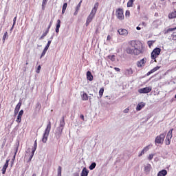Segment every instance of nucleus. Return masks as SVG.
I'll list each match as a JSON object with an SVG mask.
<instances>
[{"label":"nucleus","mask_w":176,"mask_h":176,"mask_svg":"<svg viewBox=\"0 0 176 176\" xmlns=\"http://www.w3.org/2000/svg\"><path fill=\"white\" fill-rule=\"evenodd\" d=\"M166 175H167V170L165 169L160 170L157 173V176H166Z\"/></svg>","instance_id":"18"},{"label":"nucleus","mask_w":176,"mask_h":176,"mask_svg":"<svg viewBox=\"0 0 176 176\" xmlns=\"http://www.w3.org/2000/svg\"><path fill=\"white\" fill-rule=\"evenodd\" d=\"M61 170H62L61 166H58V175L57 176H61Z\"/></svg>","instance_id":"42"},{"label":"nucleus","mask_w":176,"mask_h":176,"mask_svg":"<svg viewBox=\"0 0 176 176\" xmlns=\"http://www.w3.org/2000/svg\"><path fill=\"white\" fill-rule=\"evenodd\" d=\"M55 31L56 34H58V32H60V28H56Z\"/></svg>","instance_id":"55"},{"label":"nucleus","mask_w":176,"mask_h":176,"mask_svg":"<svg viewBox=\"0 0 176 176\" xmlns=\"http://www.w3.org/2000/svg\"><path fill=\"white\" fill-rule=\"evenodd\" d=\"M151 74H153V72H152V70H151L150 72H148L147 73V76H149V75H151Z\"/></svg>","instance_id":"58"},{"label":"nucleus","mask_w":176,"mask_h":176,"mask_svg":"<svg viewBox=\"0 0 176 176\" xmlns=\"http://www.w3.org/2000/svg\"><path fill=\"white\" fill-rule=\"evenodd\" d=\"M152 91V87H147L144 88H141L138 90V92L140 94H146L148 93H151Z\"/></svg>","instance_id":"7"},{"label":"nucleus","mask_w":176,"mask_h":176,"mask_svg":"<svg viewBox=\"0 0 176 176\" xmlns=\"http://www.w3.org/2000/svg\"><path fill=\"white\" fill-rule=\"evenodd\" d=\"M160 69V66H156L153 69H151V72H156V71Z\"/></svg>","instance_id":"34"},{"label":"nucleus","mask_w":176,"mask_h":176,"mask_svg":"<svg viewBox=\"0 0 176 176\" xmlns=\"http://www.w3.org/2000/svg\"><path fill=\"white\" fill-rule=\"evenodd\" d=\"M52 27V22H50V25H48V28L47 30H48V32L49 30H50V28Z\"/></svg>","instance_id":"57"},{"label":"nucleus","mask_w":176,"mask_h":176,"mask_svg":"<svg viewBox=\"0 0 176 176\" xmlns=\"http://www.w3.org/2000/svg\"><path fill=\"white\" fill-rule=\"evenodd\" d=\"M47 1L48 0H43V2H42V9H43V10H45V8L46 7V5L47 4Z\"/></svg>","instance_id":"30"},{"label":"nucleus","mask_w":176,"mask_h":176,"mask_svg":"<svg viewBox=\"0 0 176 176\" xmlns=\"http://www.w3.org/2000/svg\"><path fill=\"white\" fill-rule=\"evenodd\" d=\"M145 63H146V58H144L142 60L137 62V67H138V68H142V67L145 65Z\"/></svg>","instance_id":"10"},{"label":"nucleus","mask_w":176,"mask_h":176,"mask_svg":"<svg viewBox=\"0 0 176 176\" xmlns=\"http://www.w3.org/2000/svg\"><path fill=\"white\" fill-rule=\"evenodd\" d=\"M73 176H79V173H74L73 174Z\"/></svg>","instance_id":"60"},{"label":"nucleus","mask_w":176,"mask_h":176,"mask_svg":"<svg viewBox=\"0 0 176 176\" xmlns=\"http://www.w3.org/2000/svg\"><path fill=\"white\" fill-rule=\"evenodd\" d=\"M14 151H15V153H14V157H13L12 160H14L16 159V155H17V151H19V148H18V147H16V148H14Z\"/></svg>","instance_id":"37"},{"label":"nucleus","mask_w":176,"mask_h":176,"mask_svg":"<svg viewBox=\"0 0 176 176\" xmlns=\"http://www.w3.org/2000/svg\"><path fill=\"white\" fill-rule=\"evenodd\" d=\"M98 5H99L98 2L94 4V6L92 8L91 12H92V13L96 14L97 13V10L98 9Z\"/></svg>","instance_id":"15"},{"label":"nucleus","mask_w":176,"mask_h":176,"mask_svg":"<svg viewBox=\"0 0 176 176\" xmlns=\"http://www.w3.org/2000/svg\"><path fill=\"white\" fill-rule=\"evenodd\" d=\"M47 34H49V30H47L43 34L42 36L40 37V41L42 39H44L45 36H46V35H47Z\"/></svg>","instance_id":"29"},{"label":"nucleus","mask_w":176,"mask_h":176,"mask_svg":"<svg viewBox=\"0 0 176 176\" xmlns=\"http://www.w3.org/2000/svg\"><path fill=\"white\" fill-rule=\"evenodd\" d=\"M67 6H68V4L67 3H64L62 8V14L65 13V10H67Z\"/></svg>","instance_id":"23"},{"label":"nucleus","mask_w":176,"mask_h":176,"mask_svg":"<svg viewBox=\"0 0 176 176\" xmlns=\"http://www.w3.org/2000/svg\"><path fill=\"white\" fill-rule=\"evenodd\" d=\"M102 94H104V88H101L99 91L100 97H102Z\"/></svg>","instance_id":"38"},{"label":"nucleus","mask_w":176,"mask_h":176,"mask_svg":"<svg viewBox=\"0 0 176 176\" xmlns=\"http://www.w3.org/2000/svg\"><path fill=\"white\" fill-rule=\"evenodd\" d=\"M30 149H31V148H28L25 151L26 153H30V152H31Z\"/></svg>","instance_id":"59"},{"label":"nucleus","mask_w":176,"mask_h":176,"mask_svg":"<svg viewBox=\"0 0 176 176\" xmlns=\"http://www.w3.org/2000/svg\"><path fill=\"white\" fill-rule=\"evenodd\" d=\"M21 107V101L19 102V103L16 104L14 111H17L19 112V111H20V108Z\"/></svg>","instance_id":"27"},{"label":"nucleus","mask_w":176,"mask_h":176,"mask_svg":"<svg viewBox=\"0 0 176 176\" xmlns=\"http://www.w3.org/2000/svg\"><path fill=\"white\" fill-rule=\"evenodd\" d=\"M17 113H19V111L14 110V116H16L17 115Z\"/></svg>","instance_id":"56"},{"label":"nucleus","mask_w":176,"mask_h":176,"mask_svg":"<svg viewBox=\"0 0 176 176\" xmlns=\"http://www.w3.org/2000/svg\"><path fill=\"white\" fill-rule=\"evenodd\" d=\"M38 146V143L36 142V140L34 142V148H32V151L35 152L36 151V148Z\"/></svg>","instance_id":"33"},{"label":"nucleus","mask_w":176,"mask_h":176,"mask_svg":"<svg viewBox=\"0 0 176 176\" xmlns=\"http://www.w3.org/2000/svg\"><path fill=\"white\" fill-rule=\"evenodd\" d=\"M35 154V151H32V153H31V155L29 157V160H28V162H31V160H32V157H34V155Z\"/></svg>","instance_id":"32"},{"label":"nucleus","mask_w":176,"mask_h":176,"mask_svg":"<svg viewBox=\"0 0 176 176\" xmlns=\"http://www.w3.org/2000/svg\"><path fill=\"white\" fill-rule=\"evenodd\" d=\"M136 30H138V31H140V30H141V28H140V26H138V27L136 28Z\"/></svg>","instance_id":"63"},{"label":"nucleus","mask_w":176,"mask_h":176,"mask_svg":"<svg viewBox=\"0 0 176 176\" xmlns=\"http://www.w3.org/2000/svg\"><path fill=\"white\" fill-rule=\"evenodd\" d=\"M108 57L111 61H115V55H109Z\"/></svg>","instance_id":"40"},{"label":"nucleus","mask_w":176,"mask_h":176,"mask_svg":"<svg viewBox=\"0 0 176 176\" xmlns=\"http://www.w3.org/2000/svg\"><path fill=\"white\" fill-rule=\"evenodd\" d=\"M153 156H155L153 154H150L148 157V160H152V159H153Z\"/></svg>","instance_id":"50"},{"label":"nucleus","mask_w":176,"mask_h":176,"mask_svg":"<svg viewBox=\"0 0 176 176\" xmlns=\"http://www.w3.org/2000/svg\"><path fill=\"white\" fill-rule=\"evenodd\" d=\"M79 12V10H76L75 12H74V16H76V14H78V12Z\"/></svg>","instance_id":"61"},{"label":"nucleus","mask_w":176,"mask_h":176,"mask_svg":"<svg viewBox=\"0 0 176 176\" xmlns=\"http://www.w3.org/2000/svg\"><path fill=\"white\" fill-rule=\"evenodd\" d=\"M98 5H99L98 2L94 4V6L92 8L91 12H92V13L96 14L97 13V10L98 9Z\"/></svg>","instance_id":"16"},{"label":"nucleus","mask_w":176,"mask_h":176,"mask_svg":"<svg viewBox=\"0 0 176 176\" xmlns=\"http://www.w3.org/2000/svg\"><path fill=\"white\" fill-rule=\"evenodd\" d=\"M60 24H61V21L60 19H58L56 28H60Z\"/></svg>","instance_id":"36"},{"label":"nucleus","mask_w":176,"mask_h":176,"mask_svg":"<svg viewBox=\"0 0 176 176\" xmlns=\"http://www.w3.org/2000/svg\"><path fill=\"white\" fill-rule=\"evenodd\" d=\"M89 175V170L86 167L83 168L80 176H87Z\"/></svg>","instance_id":"17"},{"label":"nucleus","mask_w":176,"mask_h":176,"mask_svg":"<svg viewBox=\"0 0 176 176\" xmlns=\"http://www.w3.org/2000/svg\"><path fill=\"white\" fill-rule=\"evenodd\" d=\"M176 17V11L171 12L170 14H168V18L169 19H175Z\"/></svg>","instance_id":"25"},{"label":"nucleus","mask_w":176,"mask_h":176,"mask_svg":"<svg viewBox=\"0 0 176 176\" xmlns=\"http://www.w3.org/2000/svg\"><path fill=\"white\" fill-rule=\"evenodd\" d=\"M146 104L144 102H140L136 107V111H141L145 107Z\"/></svg>","instance_id":"13"},{"label":"nucleus","mask_w":176,"mask_h":176,"mask_svg":"<svg viewBox=\"0 0 176 176\" xmlns=\"http://www.w3.org/2000/svg\"><path fill=\"white\" fill-rule=\"evenodd\" d=\"M172 39H173V41H176V32H173V33L172 34Z\"/></svg>","instance_id":"46"},{"label":"nucleus","mask_w":176,"mask_h":176,"mask_svg":"<svg viewBox=\"0 0 176 176\" xmlns=\"http://www.w3.org/2000/svg\"><path fill=\"white\" fill-rule=\"evenodd\" d=\"M17 20V16H15L14 19H13V25H16V21Z\"/></svg>","instance_id":"51"},{"label":"nucleus","mask_w":176,"mask_h":176,"mask_svg":"<svg viewBox=\"0 0 176 176\" xmlns=\"http://www.w3.org/2000/svg\"><path fill=\"white\" fill-rule=\"evenodd\" d=\"M129 108L125 109L124 110V113H129Z\"/></svg>","instance_id":"52"},{"label":"nucleus","mask_w":176,"mask_h":176,"mask_svg":"<svg viewBox=\"0 0 176 176\" xmlns=\"http://www.w3.org/2000/svg\"><path fill=\"white\" fill-rule=\"evenodd\" d=\"M164 138H166V133H162L157 136L155 140V144H163Z\"/></svg>","instance_id":"6"},{"label":"nucleus","mask_w":176,"mask_h":176,"mask_svg":"<svg viewBox=\"0 0 176 176\" xmlns=\"http://www.w3.org/2000/svg\"><path fill=\"white\" fill-rule=\"evenodd\" d=\"M46 52H47V50H46V48H44V50L41 54V58H42V57H43L45 56V54H46Z\"/></svg>","instance_id":"43"},{"label":"nucleus","mask_w":176,"mask_h":176,"mask_svg":"<svg viewBox=\"0 0 176 176\" xmlns=\"http://www.w3.org/2000/svg\"><path fill=\"white\" fill-rule=\"evenodd\" d=\"M128 45L129 46L125 50L128 54L138 56L143 53L142 43L140 41H131L128 43Z\"/></svg>","instance_id":"1"},{"label":"nucleus","mask_w":176,"mask_h":176,"mask_svg":"<svg viewBox=\"0 0 176 176\" xmlns=\"http://www.w3.org/2000/svg\"><path fill=\"white\" fill-rule=\"evenodd\" d=\"M80 119H82V120H85V116H83V114H81V115L80 116Z\"/></svg>","instance_id":"54"},{"label":"nucleus","mask_w":176,"mask_h":176,"mask_svg":"<svg viewBox=\"0 0 176 176\" xmlns=\"http://www.w3.org/2000/svg\"><path fill=\"white\" fill-rule=\"evenodd\" d=\"M135 1V0H129L127 3V7L133 8V3H134Z\"/></svg>","instance_id":"26"},{"label":"nucleus","mask_w":176,"mask_h":176,"mask_svg":"<svg viewBox=\"0 0 176 176\" xmlns=\"http://www.w3.org/2000/svg\"><path fill=\"white\" fill-rule=\"evenodd\" d=\"M16 122L17 123H21V116H19V114H18L17 118H16Z\"/></svg>","instance_id":"35"},{"label":"nucleus","mask_w":176,"mask_h":176,"mask_svg":"<svg viewBox=\"0 0 176 176\" xmlns=\"http://www.w3.org/2000/svg\"><path fill=\"white\" fill-rule=\"evenodd\" d=\"M23 114H24V111H23V110H21V111L19 112V113H18V115H19V116H21V117H22Z\"/></svg>","instance_id":"49"},{"label":"nucleus","mask_w":176,"mask_h":176,"mask_svg":"<svg viewBox=\"0 0 176 176\" xmlns=\"http://www.w3.org/2000/svg\"><path fill=\"white\" fill-rule=\"evenodd\" d=\"M116 14L118 20H124V14H123V9L118 8L116 11Z\"/></svg>","instance_id":"5"},{"label":"nucleus","mask_w":176,"mask_h":176,"mask_svg":"<svg viewBox=\"0 0 176 176\" xmlns=\"http://www.w3.org/2000/svg\"><path fill=\"white\" fill-rule=\"evenodd\" d=\"M107 41H111V36L109 35L107 36Z\"/></svg>","instance_id":"62"},{"label":"nucleus","mask_w":176,"mask_h":176,"mask_svg":"<svg viewBox=\"0 0 176 176\" xmlns=\"http://www.w3.org/2000/svg\"><path fill=\"white\" fill-rule=\"evenodd\" d=\"M52 43V41H49L47 43V45L45 46V49L48 50L49 47H50V44Z\"/></svg>","instance_id":"41"},{"label":"nucleus","mask_w":176,"mask_h":176,"mask_svg":"<svg viewBox=\"0 0 176 176\" xmlns=\"http://www.w3.org/2000/svg\"><path fill=\"white\" fill-rule=\"evenodd\" d=\"M162 24V22H160L159 20L154 21L153 23V27H155V28H157L159 25Z\"/></svg>","instance_id":"20"},{"label":"nucleus","mask_w":176,"mask_h":176,"mask_svg":"<svg viewBox=\"0 0 176 176\" xmlns=\"http://www.w3.org/2000/svg\"><path fill=\"white\" fill-rule=\"evenodd\" d=\"M148 151H149V146H146L142 149V151L138 155L139 157H141V156H142V155H144L145 152H148Z\"/></svg>","instance_id":"14"},{"label":"nucleus","mask_w":176,"mask_h":176,"mask_svg":"<svg viewBox=\"0 0 176 176\" xmlns=\"http://www.w3.org/2000/svg\"><path fill=\"white\" fill-rule=\"evenodd\" d=\"M41 68H42L41 65H38L36 70V74H39V72H41Z\"/></svg>","instance_id":"48"},{"label":"nucleus","mask_w":176,"mask_h":176,"mask_svg":"<svg viewBox=\"0 0 176 176\" xmlns=\"http://www.w3.org/2000/svg\"><path fill=\"white\" fill-rule=\"evenodd\" d=\"M125 17H130V11L129 10L126 11Z\"/></svg>","instance_id":"47"},{"label":"nucleus","mask_w":176,"mask_h":176,"mask_svg":"<svg viewBox=\"0 0 176 176\" xmlns=\"http://www.w3.org/2000/svg\"><path fill=\"white\" fill-rule=\"evenodd\" d=\"M114 69H115V71H116L117 72H120V69H119V67H115Z\"/></svg>","instance_id":"53"},{"label":"nucleus","mask_w":176,"mask_h":176,"mask_svg":"<svg viewBox=\"0 0 176 176\" xmlns=\"http://www.w3.org/2000/svg\"><path fill=\"white\" fill-rule=\"evenodd\" d=\"M174 130V129H171L167 133V135H166V138L168 139H171L173 138V131Z\"/></svg>","instance_id":"21"},{"label":"nucleus","mask_w":176,"mask_h":176,"mask_svg":"<svg viewBox=\"0 0 176 176\" xmlns=\"http://www.w3.org/2000/svg\"><path fill=\"white\" fill-rule=\"evenodd\" d=\"M133 74H134V71H133L132 68L125 69V70L124 71V74L126 76H131Z\"/></svg>","instance_id":"9"},{"label":"nucleus","mask_w":176,"mask_h":176,"mask_svg":"<svg viewBox=\"0 0 176 176\" xmlns=\"http://www.w3.org/2000/svg\"><path fill=\"white\" fill-rule=\"evenodd\" d=\"M160 52H162V50L159 47L154 49L151 52L152 60H155V61H156V58H157L158 56L160 54Z\"/></svg>","instance_id":"4"},{"label":"nucleus","mask_w":176,"mask_h":176,"mask_svg":"<svg viewBox=\"0 0 176 176\" xmlns=\"http://www.w3.org/2000/svg\"><path fill=\"white\" fill-rule=\"evenodd\" d=\"M118 34L122 35L123 36H126L129 34V32L126 29H119L118 30Z\"/></svg>","instance_id":"11"},{"label":"nucleus","mask_w":176,"mask_h":176,"mask_svg":"<svg viewBox=\"0 0 176 176\" xmlns=\"http://www.w3.org/2000/svg\"><path fill=\"white\" fill-rule=\"evenodd\" d=\"M151 164H148L145 167H144V171L145 173H149L151 171Z\"/></svg>","instance_id":"24"},{"label":"nucleus","mask_w":176,"mask_h":176,"mask_svg":"<svg viewBox=\"0 0 176 176\" xmlns=\"http://www.w3.org/2000/svg\"><path fill=\"white\" fill-rule=\"evenodd\" d=\"M50 130H52V122L49 121L42 138V142L44 144H46V142H47V138L49 137V134H50Z\"/></svg>","instance_id":"3"},{"label":"nucleus","mask_w":176,"mask_h":176,"mask_svg":"<svg viewBox=\"0 0 176 176\" xmlns=\"http://www.w3.org/2000/svg\"><path fill=\"white\" fill-rule=\"evenodd\" d=\"M97 166V164L96 162H93L91 164V165L89 166V170H94L96 168V166Z\"/></svg>","instance_id":"28"},{"label":"nucleus","mask_w":176,"mask_h":176,"mask_svg":"<svg viewBox=\"0 0 176 176\" xmlns=\"http://www.w3.org/2000/svg\"><path fill=\"white\" fill-rule=\"evenodd\" d=\"M87 80H89L90 82L93 80V74H91V72L88 71L87 72Z\"/></svg>","instance_id":"19"},{"label":"nucleus","mask_w":176,"mask_h":176,"mask_svg":"<svg viewBox=\"0 0 176 176\" xmlns=\"http://www.w3.org/2000/svg\"><path fill=\"white\" fill-rule=\"evenodd\" d=\"M9 38V35H8V32H6L3 36V43H5V41Z\"/></svg>","instance_id":"31"},{"label":"nucleus","mask_w":176,"mask_h":176,"mask_svg":"<svg viewBox=\"0 0 176 176\" xmlns=\"http://www.w3.org/2000/svg\"><path fill=\"white\" fill-rule=\"evenodd\" d=\"M65 126V121L64 120V117H62L60 120L59 126L56 128L54 133L56 140H60V138H61V135H63V131L64 130Z\"/></svg>","instance_id":"2"},{"label":"nucleus","mask_w":176,"mask_h":176,"mask_svg":"<svg viewBox=\"0 0 176 176\" xmlns=\"http://www.w3.org/2000/svg\"><path fill=\"white\" fill-rule=\"evenodd\" d=\"M9 162H10V160H7L6 164L3 166V168L1 169L2 174H6V168L9 166Z\"/></svg>","instance_id":"12"},{"label":"nucleus","mask_w":176,"mask_h":176,"mask_svg":"<svg viewBox=\"0 0 176 176\" xmlns=\"http://www.w3.org/2000/svg\"><path fill=\"white\" fill-rule=\"evenodd\" d=\"M137 9H138V10H140V6H138Z\"/></svg>","instance_id":"64"},{"label":"nucleus","mask_w":176,"mask_h":176,"mask_svg":"<svg viewBox=\"0 0 176 176\" xmlns=\"http://www.w3.org/2000/svg\"><path fill=\"white\" fill-rule=\"evenodd\" d=\"M36 109H41V108H42V106L41 105V103L37 102L36 104Z\"/></svg>","instance_id":"45"},{"label":"nucleus","mask_w":176,"mask_h":176,"mask_svg":"<svg viewBox=\"0 0 176 176\" xmlns=\"http://www.w3.org/2000/svg\"><path fill=\"white\" fill-rule=\"evenodd\" d=\"M171 144V139L170 138H167L166 139V145H170Z\"/></svg>","instance_id":"39"},{"label":"nucleus","mask_w":176,"mask_h":176,"mask_svg":"<svg viewBox=\"0 0 176 176\" xmlns=\"http://www.w3.org/2000/svg\"><path fill=\"white\" fill-rule=\"evenodd\" d=\"M94 16H96V14H94L93 12H90L89 15L87 18V21H86V23H85L87 27V25H89V24H90L91 23V21H93V19H94Z\"/></svg>","instance_id":"8"},{"label":"nucleus","mask_w":176,"mask_h":176,"mask_svg":"<svg viewBox=\"0 0 176 176\" xmlns=\"http://www.w3.org/2000/svg\"><path fill=\"white\" fill-rule=\"evenodd\" d=\"M82 5V0L79 2V3L77 5L76 10H79L80 9V6Z\"/></svg>","instance_id":"44"},{"label":"nucleus","mask_w":176,"mask_h":176,"mask_svg":"<svg viewBox=\"0 0 176 176\" xmlns=\"http://www.w3.org/2000/svg\"><path fill=\"white\" fill-rule=\"evenodd\" d=\"M82 101H87V100H89V96H87V94L85 92L82 94Z\"/></svg>","instance_id":"22"}]
</instances>
